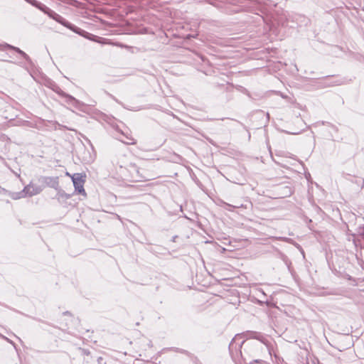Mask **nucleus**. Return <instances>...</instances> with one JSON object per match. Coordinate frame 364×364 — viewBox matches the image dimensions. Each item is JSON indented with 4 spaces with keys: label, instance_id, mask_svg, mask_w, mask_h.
Wrapping results in <instances>:
<instances>
[{
    "label": "nucleus",
    "instance_id": "3",
    "mask_svg": "<svg viewBox=\"0 0 364 364\" xmlns=\"http://www.w3.org/2000/svg\"><path fill=\"white\" fill-rule=\"evenodd\" d=\"M233 4H241L247 11H251L252 4L257 6V10L262 14L269 12L267 3L262 0H232Z\"/></svg>",
    "mask_w": 364,
    "mask_h": 364
},
{
    "label": "nucleus",
    "instance_id": "6",
    "mask_svg": "<svg viewBox=\"0 0 364 364\" xmlns=\"http://www.w3.org/2000/svg\"><path fill=\"white\" fill-rule=\"evenodd\" d=\"M129 164L126 166H124V165L121 164L119 160H118L116 162V170H117L118 174L119 175V176L122 178H123L124 180L128 181V178L129 176Z\"/></svg>",
    "mask_w": 364,
    "mask_h": 364
},
{
    "label": "nucleus",
    "instance_id": "24",
    "mask_svg": "<svg viewBox=\"0 0 364 364\" xmlns=\"http://www.w3.org/2000/svg\"><path fill=\"white\" fill-rule=\"evenodd\" d=\"M0 189H1V188L0 187Z\"/></svg>",
    "mask_w": 364,
    "mask_h": 364
},
{
    "label": "nucleus",
    "instance_id": "17",
    "mask_svg": "<svg viewBox=\"0 0 364 364\" xmlns=\"http://www.w3.org/2000/svg\"><path fill=\"white\" fill-rule=\"evenodd\" d=\"M223 203L224 204V205L225 206V208L228 210H230V208H238L240 206L239 205H232L230 204H228L227 203H225V202H223Z\"/></svg>",
    "mask_w": 364,
    "mask_h": 364
},
{
    "label": "nucleus",
    "instance_id": "9",
    "mask_svg": "<svg viewBox=\"0 0 364 364\" xmlns=\"http://www.w3.org/2000/svg\"><path fill=\"white\" fill-rule=\"evenodd\" d=\"M4 47L15 50L16 52L19 53L26 60H28L30 59L28 55L25 52H23V50H21L20 48H18L17 47L13 46L8 43H4Z\"/></svg>",
    "mask_w": 364,
    "mask_h": 364
},
{
    "label": "nucleus",
    "instance_id": "23",
    "mask_svg": "<svg viewBox=\"0 0 364 364\" xmlns=\"http://www.w3.org/2000/svg\"><path fill=\"white\" fill-rule=\"evenodd\" d=\"M259 17H260L261 18L264 19V17H263V16H262V15H259Z\"/></svg>",
    "mask_w": 364,
    "mask_h": 364
},
{
    "label": "nucleus",
    "instance_id": "19",
    "mask_svg": "<svg viewBox=\"0 0 364 364\" xmlns=\"http://www.w3.org/2000/svg\"><path fill=\"white\" fill-rule=\"evenodd\" d=\"M360 234L364 236V226L360 229Z\"/></svg>",
    "mask_w": 364,
    "mask_h": 364
},
{
    "label": "nucleus",
    "instance_id": "14",
    "mask_svg": "<svg viewBox=\"0 0 364 364\" xmlns=\"http://www.w3.org/2000/svg\"><path fill=\"white\" fill-rule=\"evenodd\" d=\"M126 138L127 141H122L126 144H135L136 143V140L132 136H126Z\"/></svg>",
    "mask_w": 364,
    "mask_h": 364
},
{
    "label": "nucleus",
    "instance_id": "1",
    "mask_svg": "<svg viewBox=\"0 0 364 364\" xmlns=\"http://www.w3.org/2000/svg\"><path fill=\"white\" fill-rule=\"evenodd\" d=\"M252 339L264 342V336L256 331L237 333L230 341L229 351L235 364H254L258 362L253 355L257 343Z\"/></svg>",
    "mask_w": 364,
    "mask_h": 364
},
{
    "label": "nucleus",
    "instance_id": "5",
    "mask_svg": "<svg viewBox=\"0 0 364 364\" xmlns=\"http://www.w3.org/2000/svg\"><path fill=\"white\" fill-rule=\"evenodd\" d=\"M129 175L130 176H129L128 181H139L141 180L142 176L140 175L139 168L135 164L129 163Z\"/></svg>",
    "mask_w": 364,
    "mask_h": 364
},
{
    "label": "nucleus",
    "instance_id": "13",
    "mask_svg": "<svg viewBox=\"0 0 364 364\" xmlns=\"http://www.w3.org/2000/svg\"><path fill=\"white\" fill-rule=\"evenodd\" d=\"M25 197H26V196L23 192V190H22L21 192L13 193L11 195V198L14 200L20 199V198H25Z\"/></svg>",
    "mask_w": 364,
    "mask_h": 364
},
{
    "label": "nucleus",
    "instance_id": "15",
    "mask_svg": "<svg viewBox=\"0 0 364 364\" xmlns=\"http://www.w3.org/2000/svg\"><path fill=\"white\" fill-rule=\"evenodd\" d=\"M25 1L36 8L38 7V4H40V2H38L36 0H25Z\"/></svg>",
    "mask_w": 364,
    "mask_h": 364
},
{
    "label": "nucleus",
    "instance_id": "22",
    "mask_svg": "<svg viewBox=\"0 0 364 364\" xmlns=\"http://www.w3.org/2000/svg\"><path fill=\"white\" fill-rule=\"evenodd\" d=\"M6 340L10 343H13V342L11 341H10L9 339L6 338Z\"/></svg>",
    "mask_w": 364,
    "mask_h": 364
},
{
    "label": "nucleus",
    "instance_id": "20",
    "mask_svg": "<svg viewBox=\"0 0 364 364\" xmlns=\"http://www.w3.org/2000/svg\"><path fill=\"white\" fill-rule=\"evenodd\" d=\"M6 48L4 47V44H0V50H4Z\"/></svg>",
    "mask_w": 364,
    "mask_h": 364
},
{
    "label": "nucleus",
    "instance_id": "11",
    "mask_svg": "<svg viewBox=\"0 0 364 364\" xmlns=\"http://www.w3.org/2000/svg\"><path fill=\"white\" fill-rule=\"evenodd\" d=\"M119 160L121 164L126 166L130 162L128 161L127 157L125 155H119L113 161V164L116 167V162Z\"/></svg>",
    "mask_w": 364,
    "mask_h": 364
},
{
    "label": "nucleus",
    "instance_id": "8",
    "mask_svg": "<svg viewBox=\"0 0 364 364\" xmlns=\"http://www.w3.org/2000/svg\"><path fill=\"white\" fill-rule=\"evenodd\" d=\"M43 181L48 186L58 190L59 182L58 177H45Z\"/></svg>",
    "mask_w": 364,
    "mask_h": 364
},
{
    "label": "nucleus",
    "instance_id": "7",
    "mask_svg": "<svg viewBox=\"0 0 364 364\" xmlns=\"http://www.w3.org/2000/svg\"><path fill=\"white\" fill-rule=\"evenodd\" d=\"M23 190L26 197H31L40 193L43 188L39 186L33 185V183H30L28 185L26 186Z\"/></svg>",
    "mask_w": 364,
    "mask_h": 364
},
{
    "label": "nucleus",
    "instance_id": "2",
    "mask_svg": "<svg viewBox=\"0 0 364 364\" xmlns=\"http://www.w3.org/2000/svg\"><path fill=\"white\" fill-rule=\"evenodd\" d=\"M37 8L39 10H41V11H43L44 14H47L50 18H53V20H55L58 23H60L61 25L72 30L73 31H74L76 33L82 35V32H84V31L72 25L68 21H67L63 17H62L61 16H60L59 14L55 13V11L50 9L46 5H44L40 2V4H38Z\"/></svg>",
    "mask_w": 364,
    "mask_h": 364
},
{
    "label": "nucleus",
    "instance_id": "4",
    "mask_svg": "<svg viewBox=\"0 0 364 364\" xmlns=\"http://www.w3.org/2000/svg\"><path fill=\"white\" fill-rule=\"evenodd\" d=\"M72 181L73 182V186L75 187V191L79 193H81L84 196L86 195L85 191L84 189V179L82 178V176L80 173H75L72 176Z\"/></svg>",
    "mask_w": 364,
    "mask_h": 364
},
{
    "label": "nucleus",
    "instance_id": "16",
    "mask_svg": "<svg viewBox=\"0 0 364 364\" xmlns=\"http://www.w3.org/2000/svg\"><path fill=\"white\" fill-rule=\"evenodd\" d=\"M25 1L36 8L38 7V4H40V2H38L36 0H25Z\"/></svg>",
    "mask_w": 364,
    "mask_h": 364
},
{
    "label": "nucleus",
    "instance_id": "10",
    "mask_svg": "<svg viewBox=\"0 0 364 364\" xmlns=\"http://www.w3.org/2000/svg\"><path fill=\"white\" fill-rule=\"evenodd\" d=\"M57 191H58V193L56 194L55 198L58 201L65 200L69 199L71 197L70 194L66 193L64 191H63L62 189H60L59 188H58V190H57Z\"/></svg>",
    "mask_w": 364,
    "mask_h": 364
},
{
    "label": "nucleus",
    "instance_id": "18",
    "mask_svg": "<svg viewBox=\"0 0 364 364\" xmlns=\"http://www.w3.org/2000/svg\"><path fill=\"white\" fill-rule=\"evenodd\" d=\"M113 45H115V46H119V47H124L123 45H122L121 43H112Z\"/></svg>",
    "mask_w": 364,
    "mask_h": 364
},
{
    "label": "nucleus",
    "instance_id": "12",
    "mask_svg": "<svg viewBox=\"0 0 364 364\" xmlns=\"http://www.w3.org/2000/svg\"><path fill=\"white\" fill-rule=\"evenodd\" d=\"M55 91L60 95L65 97L68 98V102H77L75 97L71 95L65 94L63 90H61L59 87H58Z\"/></svg>",
    "mask_w": 364,
    "mask_h": 364
},
{
    "label": "nucleus",
    "instance_id": "21",
    "mask_svg": "<svg viewBox=\"0 0 364 364\" xmlns=\"http://www.w3.org/2000/svg\"><path fill=\"white\" fill-rule=\"evenodd\" d=\"M101 360H102V358L101 357L97 358V362L98 363H100Z\"/></svg>",
    "mask_w": 364,
    "mask_h": 364
}]
</instances>
